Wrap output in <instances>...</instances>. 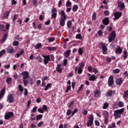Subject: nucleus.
I'll return each mask as SVG.
<instances>
[{"label": "nucleus", "mask_w": 128, "mask_h": 128, "mask_svg": "<svg viewBox=\"0 0 128 128\" xmlns=\"http://www.w3.org/2000/svg\"><path fill=\"white\" fill-rule=\"evenodd\" d=\"M22 78H23V84L24 86H28V78H30V74L28 72H23L21 74Z\"/></svg>", "instance_id": "1"}, {"label": "nucleus", "mask_w": 128, "mask_h": 128, "mask_svg": "<svg viewBox=\"0 0 128 128\" xmlns=\"http://www.w3.org/2000/svg\"><path fill=\"white\" fill-rule=\"evenodd\" d=\"M60 16V26H64V24H66V14H64V12L61 11L60 12H59Z\"/></svg>", "instance_id": "2"}, {"label": "nucleus", "mask_w": 128, "mask_h": 128, "mask_svg": "<svg viewBox=\"0 0 128 128\" xmlns=\"http://www.w3.org/2000/svg\"><path fill=\"white\" fill-rule=\"evenodd\" d=\"M124 112V108L114 111V116H115V118H120V114H122Z\"/></svg>", "instance_id": "3"}, {"label": "nucleus", "mask_w": 128, "mask_h": 128, "mask_svg": "<svg viewBox=\"0 0 128 128\" xmlns=\"http://www.w3.org/2000/svg\"><path fill=\"white\" fill-rule=\"evenodd\" d=\"M94 124V115H90L88 117V120L87 122L86 126L90 127Z\"/></svg>", "instance_id": "4"}, {"label": "nucleus", "mask_w": 128, "mask_h": 128, "mask_svg": "<svg viewBox=\"0 0 128 128\" xmlns=\"http://www.w3.org/2000/svg\"><path fill=\"white\" fill-rule=\"evenodd\" d=\"M42 57L44 58V64H48V62L50 60V55H42Z\"/></svg>", "instance_id": "5"}, {"label": "nucleus", "mask_w": 128, "mask_h": 128, "mask_svg": "<svg viewBox=\"0 0 128 128\" xmlns=\"http://www.w3.org/2000/svg\"><path fill=\"white\" fill-rule=\"evenodd\" d=\"M100 46H102L104 54H106L108 52V48L106 47L108 44L104 43H100Z\"/></svg>", "instance_id": "6"}, {"label": "nucleus", "mask_w": 128, "mask_h": 128, "mask_svg": "<svg viewBox=\"0 0 128 128\" xmlns=\"http://www.w3.org/2000/svg\"><path fill=\"white\" fill-rule=\"evenodd\" d=\"M115 38H116V32L114 31H112V34H110L108 38L109 42H112V40H114Z\"/></svg>", "instance_id": "7"}, {"label": "nucleus", "mask_w": 128, "mask_h": 128, "mask_svg": "<svg viewBox=\"0 0 128 128\" xmlns=\"http://www.w3.org/2000/svg\"><path fill=\"white\" fill-rule=\"evenodd\" d=\"M58 11L56 10V8H52V18H56V16L58 15L57 14Z\"/></svg>", "instance_id": "8"}, {"label": "nucleus", "mask_w": 128, "mask_h": 128, "mask_svg": "<svg viewBox=\"0 0 128 128\" xmlns=\"http://www.w3.org/2000/svg\"><path fill=\"white\" fill-rule=\"evenodd\" d=\"M7 102L10 104L14 102V96L12 94H8L7 96Z\"/></svg>", "instance_id": "9"}, {"label": "nucleus", "mask_w": 128, "mask_h": 128, "mask_svg": "<svg viewBox=\"0 0 128 128\" xmlns=\"http://www.w3.org/2000/svg\"><path fill=\"white\" fill-rule=\"evenodd\" d=\"M114 20H118V18L122 16V12H116L114 13Z\"/></svg>", "instance_id": "10"}, {"label": "nucleus", "mask_w": 128, "mask_h": 128, "mask_svg": "<svg viewBox=\"0 0 128 128\" xmlns=\"http://www.w3.org/2000/svg\"><path fill=\"white\" fill-rule=\"evenodd\" d=\"M114 84V76H111L108 80V85L109 86H112Z\"/></svg>", "instance_id": "11"}, {"label": "nucleus", "mask_w": 128, "mask_h": 128, "mask_svg": "<svg viewBox=\"0 0 128 128\" xmlns=\"http://www.w3.org/2000/svg\"><path fill=\"white\" fill-rule=\"evenodd\" d=\"M94 96H95V98H100V94H102L100 91L98 90H95L94 92Z\"/></svg>", "instance_id": "12"}, {"label": "nucleus", "mask_w": 128, "mask_h": 128, "mask_svg": "<svg viewBox=\"0 0 128 128\" xmlns=\"http://www.w3.org/2000/svg\"><path fill=\"white\" fill-rule=\"evenodd\" d=\"M12 116H14V112H8L5 115V119L8 120V118H12Z\"/></svg>", "instance_id": "13"}, {"label": "nucleus", "mask_w": 128, "mask_h": 128, "mask_svg": "<svg viewBox=\"0 0 128 128\" xmlns=\"http://www.w3.org/2000/svg\"><path fill=\"white\" fill-rule=\"evenodd\" d=\"M4 94H6V88H4L2 90H1L0 92V100H2V98H4Z\"/></svg>", "instance_id": "14"}, {"label": "nucleus", "mask_w": 128, "mask_h": 128, "mask_svg": "<svg viewBox=\"0 0 128 128\" xmlns=\"http://www.w3.org/2000/svg\"><path fill=\"white\" fill-rule=\"evenodd\" d=\"M114 94H116V92H114V90H108L106 93V96H114Z\"/></svg>", "instance_id": "15"}, {"label": "nucleus", "mask_w": 128, "mask_h": 128, "mask_svg": "<svg viewBox=\"0 0 128 128\" xmlns=\"http://www.w3.org/2000/svg\"><path fill=\"white\" fill-rule=\"evenodd\" d=\"M118 8H120V10H122L124 8V4L122 2H120L118 6Z\"/></svg>", "instance_id": "16"}, {"label": "nucleus", "mask_w": 128, "mask_h": 128, "mask_svg": "<svg viewBox=\"0 0 128 128\" xmlns=\"http://www.w3.org/2000/svg\"><path fill=\"white\" fill-rule=\"evenodd\" d=\"M123 82H124V80H122V78H118L116 80V84L118 86H120V84H122Z\"/></svg>", "instance_id": "17"}, {"label": "nucleus", "mask_w": 128, "mask_h": 128, "mask_svg": "<svg viewBox=\"0 0 128 128\" xmlns=\"http://www.w3.org/2000/svg\"><path fill=\"white\" fill-rule=\"evenodd\" d=\"M102 22L105 26H108V22H110L108 18H104L102 20Z\"/></svg>", "instance_id": "18"}, {"label": "nucleus", "mask_w": 128, "mask_h": 128, "mask_svg": "<svg viewBox=\"0 0 128 128\" xmlns=\"http://www.w3.org/2000/svg\"><path fill=\"white\" fill-rule=\"evenodd\" d=\"M7 52L9 54H12V52H14V48H12V47L9 46L7 48Z\"/></svg>", "instance_id": "19"}, {"label": "nucleus", "mask_w": 128, "mask_h": 128, "mask_svg": "<svg viewBox=\"0 0 128 128\" xmlns=\"http://www.w3.org/2000/svg\"><path fill=\"white\" fill-rule=\"evenodd\" d=\"M62 65L58 64L56 67V70L58 72H62Z\"/></svg>", "instance_id": "20"}, {"label": "nucleus", "mask_w": 128, "mask_h": 128, "mask_svg": "<svg viewBox=\"0 0 128 128\" xmlns=\"http://www.w3.org/2000/svg\"><path fill=\"white\" fill-rule=\"evenodd\" d=\"M78 70V74H80L82 72V68H80L78 67H76L75 72H76V71Z\"/></svg>", "instance_id": "21"}, {"label": "nucleus", "mask_w": 128, "mask_h": 128, "mask_svg": "<svg viewBox=\"0 0 128 128\" xmlns=\"http://www.w3.org/2000/svg\"><path fill=\"white\" fill-rule=\"evenodd\" d=\"M122 50L120 47H118L116 48V53L118 54H122Z\"/></svg>", "instance_id": "22"}, {"label": "nucleus", "mask_w": 128, "mask_h": 128, "mask_svg": "<svg viewBox=\"0 0 128 128\" xmlns=\"http://www.w3.org/2000/svg\"><path fill=\"white\" fill-rule=\"evenodd\" d=\"M97 78H98L96 76L92 75L89 78V80H90V82H94V80H96Z\"/></svg>", "instance_id": "23"}, {"label": "nucleus", "mask_w": 128, "mask_h": 128, "mask_svg": "<svg viewBox=\"0 0 128 128\" xmlns=\"http://www.w3.org/2000/svg\"><path fill=\"white\" fill-rule=\"evenodd\" d=\"M10 11L7 10L3 16L4 18H8V16H10Z\"/></svg>", "instance_id": "24"}, {"label": "nucleus", "mask_w": 128, "mask_h": 128, "mask_svg": "<svg viewBox=\"0 0 128 128\" xmlns=\"http://www.w3.org/2000/svg\"><path fill=\"white\" fill-rule=\"evenodd\" d=\"M72 50H67L64 54V56H66V58H68L70 56V54Z\"/></svg>", "instance_id": "25"}, {"label": "nucleus", "mask_w": 128, "mask_h": 128, "mask_svg": "<svg viewBox=\"0 0 128 128\" xmlns=\"http://www.w3.org/2000/svg\"><path fill=\"white\" fill-rule=\"evenodd\" d=\"M24 54V50H22L20 53H17L16 54L17 58H20V56H22Z\"/></svg>", "instance_id": "26"}, {"label": "nucleus", "mask_w": 128, "mask_h": 128, "mask_svg": "<svg viewBox=\"0 0 128 128\" xmlns=\"http://www.w3.org/2000/svg\"><path fill=\"white\" fill-rule=\"evenodd\" d=\"M6 38H8V34H4V36H3V38L1 40V42L2 44L4 42H6Z\"/></svg>", "instance_id": "27"}, {"label": "nucleus", "mask_w": 128, "mask_h": 128, "mask_svg": "<svg viewBox=\"0 0 128 128\" xmlns=\"http://www.w3.org/2000/svg\"><path fill=\"white\" fill-rule=\"evenodd\" d=\"M49 52H52V50H56V47H47Z\"/></svg>", "instance_id": "28"}, {"label": "nucleus", "mask_w": 128, "mask_h": 128, "mask_svg": "<svg viewBox=\"0 0 128 128\" xmlns=\"http://www.w3.org/2000/svg\"><path fill=\"white\" fill-rule=\"evenodd\" d=\"M102 116L104 118H108V112L104 111L102 113Z\"/></svg>", "instance_id": "29"}, {"label": "nucleus", "mask_w": 128, "mask_h": 128, "mask_svg": "<svg viewBox=\"0 0 128 128\" xmlns=\"http://www.w3.org/2000/svg\"><path fill=\"white\" fill-rule=\"evenodd\" d=\"M36 60L39 62H42V58L40 56H38L36 58Z\"/></svg>", "instance_id": "30"}, {"label": "nucleus", "mask_w": 128, "mask_h": 128, "mask_svg": "<svg viewBox=\"0 0 128 128\" xmlns=\"http://www.w3.org/2000/svg\"><path fill=\"white\" fill-rule=\"evenodd\" d=\"M72 21L68 20L67 22V26H68V28H72Z\"/></svg>", "instance_id": "31"}, {"label": "nucleus", "mask_w": 128, "mask_h": 128, "mask_svg": "<svg viewBox=\"0 0 128 128\" xmlns=\"http://www.w3.org/2000/svg\"><path fill=\"white\" fill-rule=\"evenodd\" d=\"M42 46V44L40 43H38L36 44L34 46L35 50H38V48H40Z\"/></svg>", "instance_id": "32"}, {"label": "nucleus", "mask_w": 128, "mask_h": 128, "mask_svg": "<svg viewBox=\"0 0 128 128\" xmlns=\"http://www.w3.org/2000/svg\"><path fill=\"white\" fill-rule=\"evenodd\" d=\"M6 82L8 84H10L12 82V78H6Z\"/></svg>", "instance_id": "33"}, {"label": "nucleus", "mask_w": 128, "mask_h": 128, "mask_svg": "<svg viewBox=\"0 0 128 128\" xmlns=\"http://www.w3.org/2000/svg\"><path fill=\"white\" fill-rule=\"evenodd\" d=\"M52 87V84H47V85L44 88V90H48V88H50Z\"/></svg>", "instance_id": "34"}, {"label": "nucleus", "mask_w": 128, "mask_h": 128, "mask_svg": "<svg viewBox=\"0 0 128 128\" xmlns=\"http://www.w3.org/2000/svg\"><path fill=\"white\" fill-rule=\"evenodd\" d=\"M6 54V50H2L0 52V58H2L4 54Z\"/></svg>", "instance_id": "35"}, {"label": "nucleus", "mask_w": 128, "mask_h": 128, "mask_svg": "<svg viewBox=\"0 0 128 128\" xmlns=\"http://www.w3.org/2000/svg\"><path fill=\"white\" fill-rule=\"evenodd\" d=\"M66 6L67 8H70L72 6V2H70V0H68L66 3Z\"/></svg>", "instance_id": "36"}, {"label": "nucleus", "mask_w": 128, "mask_h": 128, "mask_svg": "<svg viewBox=\"0 0 128 128\" xmlns=\"http://www.w3.org/2000/svg\"><path fill=\"white\" fill-rule=\"evenodd\" d=\"M42 115L39 114L36 116V120H42Z\"/></svg>", "instance_id": "37"}, {"label": "nucleus", "mask_w": 128, "mask_h": 128, "mask_svg": "<svg viewBox=\"0 0 128 128\" xmlns=\"http://www.w3.org/2000/svg\"><path fill=\"white\" fill-rule=\"evenodd\" d=\"M76 38L77 40H80L82 38V34H78L76 35Z\"/></svg>", "instance_id": "38"}, {"label": "nucleus", "mask_w": 128, "mask_h": 128, "mask_svg": "<svg viewBox=\"0 0 128 128\" xmlns=\"http://www.w3.org/2000/svg\"><path fill=\"white\" fill-rule=\"evenodd\" d=\"M79 66L78 68H82L84 67V62H81L79 64Z\"/></svg>", "instance_id": "39"}, {"label": "nucleus", "mask_w": 128, "mask_h": 128, "mask_svg": "<svg viewBox=\"0 0 128 128\" xmlns=\"http://www.w3.org/2000/svg\"><path fill=\"white\" fill-rule=\"evenodd\" d=\"M107 108H108V103H104L102 108L103 110H106Z\"/></svg>", "instance_id": "40"}, {"label": "nucleus", "mask_w": 128, "mask_h": 128, "mask_svg": "<svg viewBox=\"0 0 128 128\" xmlns=\"http://www.w3.org/2000/svg\"><path fill=\"white\" fill-rule=\"evenodd\" d=\"M78 6L74 5L72 8L73 12H76V10H78Z\"/></svg>", "instance_id": "41"}, {"label": "nucleus", "mask_w": 128, "mask_h": 128, "mask_svg": "<svg viewBox=\"0 0 128 128\" xmlns=\"http://www.w3.org/2000/svg\"><path fill=\"white\" fill-rule=\"evenodd\" d=\"M78 54L80 56L84 54V51L82 48H80L78 50Z\"/></svg>", "instance_id": "42"}, {"label": "nucleus", "mask_w": 128, "mask_h": 128, "mask_svg": "<svg viewBox=\"0 0 128 128\" xmlns=\"http://www.w3.org/2000/svg\"><path fill=\"white\" fill-rule=\"evenodd\" d=\"M12 44L14 46H18L20 44V43H18V42L15 40L13 42Z\"/></svg>", "instance_id": "43"}, {"label": "nucleus", "mask_w": 128, "mask_h": 128, "mask_svg": "<svg viewBox=\"0 0 128 128\" xmlns=\"http://www.w3.org/2000/svg\"><path fill=\"white\" fill-rule=\"evenodd\" d=\"M29 82L31 86H32V84H34V79L32 78H30Z\"/></svg>", "instance_id": "44"}, {"label": "nucleus", "mask_w": 128, "mask_h": 128, "mask_svg": "<svg viewBox=\"0 0 128 128\" xmlns=\"http://www.w3.org/2000/svg\"><path fill=\"white\" fill-rule=\"evenodd\" d=\"M0 30H2V32H6L4 26L3 24H0Z\"/></svg>", "instance_id": "45"}, {"label": "nucleus", "mask_w": 128, "mask_h": 128, "mask_svg": "<svg viewBox=\"0 0 128 128\" xmlns=\"http://www.w3.org/2000/svg\"><path fill=\"white\" fill-rule=\"evenodd\" d=\"M42 110L43 112H48V106L46 105L42 106Z\"/></svg>", "instance_id": "46"}, {"label": "nucleus", "mask_w": 128, "mask_h": 128, "mask_svg": "<svg viewBox=\"0 0 128 128\" xmlns=\"http://www.w3.org/2000/svg\"><path fill=\"white\" fill-rule=\"evenodd\" d=\"M78 112V108L74 109L72 113V116H74V114Z\"/></svg>", "instance_id": "47"}, {"label": "nucleus", "mask_w": 128, "mask_h": 128, "mask_svg": "<svg viewBox=\"0 0 128 128\" xmlns=\"http://www.w3.org/2000/svg\"><path fill=\"white\" fill-rule=\"evenodd\" d=\"M54 40H55V38L54 37L49 38H48V40L49 42H54Z\"/></svg>", "instance_id": "48"}, {"label": "nucleus", "mask_w": 128, "mask_h": 128, "mask_svg": "<svg viewBox=\"0 0 128 128\" xmlns=\"http://www.w3.org/2000/svg\"><path fill=\"white\" fill-rule=\"evenodd\" d=\"M32 4H33L34 6H35L38 4V0H32Z\"/></svg>", "instance_id": "49"}, {"label": "nucleus", "mask_w": 128, "mask_h": 128, "mask_svg": "<svg viewBox=\"0 0 128 128\" xmlns=\"http://www.w3.org/2000/svg\"><path fill=\"white\" fill-rule=\"evenodd\" d=\"M124 58L126 60V58H128V52H126V50H125L124 51Z\"/></svg>", "instance_id": "50"}, {"label": "nucleus", "mask_w": 128, "mask_h": 128, "mask_svg": "<svg viewBox=\"0 0 128 128\" xmlns=\"http://www.w3.org/2000/svg\"><path fill=\"white\" fill-rule=\"evenodd\" d=\"M43 124H44V122L41 121L38 124L37 126H38V128H40L42 126Z\"/></svg>", "instance_id": "51"}, {"label": "nucleus", "mask_w": 128, "mask_h": 128, "mask_svg": "<svg viewBox=\"0 0 128 128\" xmlns=\"http://www.w3.org/2000/svg\"><path fill=\"white\" fill-rule=\"evenodd\" d=\"M30 120H36V116H34V114H31Z\"/></svg>", "instance_id": "52"}, {"label": "nucleus", "mask_w": 128, "mask_h": 128, "mask_svg": "<svg viewBox=\"0 0 128 128\" xmlns=\"http://www.w3.org/2000/svg\"><path fill=\"white\" fill-rule=\"evenodd\" d=\"M118 106H120V108H122V106H124V102H118Z\"/></svg>", "instance_id": "53"}, {"label": "nucleus", "mask_w": 128, "mask_h": 128, "mask_svg": "<svg viewBox=\"0 0 128 128\" xmlns=\"http://www.w3.org/2000/svg\"><path fill=\"white\" fill-rule=\"evenodd\" d=\"M128 90H126L124 92V98H128Z\"/></svg>", "instance_id": "54"}, {"label": "nucleus", "mask_w": 128, "mask_h": 128, "mask_svg": "<svg viewBox=\"0 0 128 128\" xmlns=\"http://www.w3.org/2000/svg\"><path fill=\"white\" fill-rule=\"evenodd\" d=\"M96 12H94L92 14V19L94 20H96Z\"/></svg>", "instance_id": "55"}, {"label": "nucleus", "mask_w": 128, "mask_h": 128, "mask_svg": "<svg viewBox=\"0 0 128 128\" xmlns=\"http://www.w3.org/2000/svg\"><path fill=\"white\" fill-rule=\"evenodd\" d=\"M114 74H118L120 72V69H115L113 70Z\"/></svg>", "instance_id": "56"}, {"label": "nucleus", "mask_w": 128, "mask_h": 128, "mask_svg": "<svg viewBox=\"0 0 128 128\" xmlns=\"http://www.w3.org/2000/svg\"><path fill=\"white\" fill-rule=\"evenodd\" d=\"M71 114H72V110L68 109L66 112V115L70 116Z\"/></svg>", "instance_id": "57"}, {"label": "nucleus", "mask_w": 128, "mask_h": 128, "mask_svg": "<svg viewBox=\"0 0 128 128\" xmlns=\"http://www.w3.org/2000/svg\"><path fill=\"white\" fill-rule=\"evenodd\" d=\"M38 109V107L36 106H34L32 110V112H36V110Z\"/></svg>", "instance_id": "58"}, {"label": "nucleus", "mask_w": 128, "mask_h": 128, "mask_svg": "<svg viewBox=\"0 0 128 128\" xmlns=\"http://www.w3.org/2000/svg\"><path fill=\"white\" fill-rule=\"evenodd\" d=\"M72 88V86H69L67 87L66 92H68V90H70V89Z\"/></svg>", "instance_id": "59"}, {"label": "nucleus", "mask_w": 128, "mask_h": 128, "mask_svg": "<svg viewBox=\"0 0 128 128\" xmlns=\"http://www.w3.org/2000/svg\"><path fill=\"white\" fill-rule=\"evenodd\" d=\"M18 88L20 92H24V88H22V85L18 86Z\"/></svg>", "instance_id": "60"}, {"label": "nucleus", "mask_w": 128, "mask_h": 128, "mask_svg": "<svg viewBox=\"0 0 128 128\" xmlns=\"http://www.w3.org/2000/svg\"><path fill=\"white\" fill-rule=\"evenodd\" d=\"M4 68H6V70H8V68H10V64H8V65H5L4 66Z\"/></svg>", "instance_id": "61"}, {"label": "nucleus", "mask_w": 128, "mask_h": 128, "mask_svg": "<svg viewBox=\"0 0 128 128\" xmlns=\"http://www.w3.org/2000/svg\"><path fill=\"white\" fill-rule=\"evenodd\" d=\"M98 34L99 36H102V30H100L98 31Z\"/></svg>", "instance_id": "62"}, {"label": "nucleus", "mask_w": 128, "mask_h": 128, "mask_svg": "<svg viewBox=\"0 0 128 128\" xmlns=\"http://www.w3.org/2000/svg\"><path fill=\"white\" fill-rule=\"evenodd\" d=\"M124 76H125V78H128V71H126L124 74Z\"/></svg>", "instance_id": "63"}, {"label": "nucleus", "mask_w": 128, "mask_h": 128, "mask_svg": "<svg viewBox=\"0 0 128 128\" xmlns=\"http://www.w3.org/2000/svg\"><path fill=\"white\" fill-rule=\"evenodd\" d=\"M64 128H68V124L67 123L64 124Z\"/></svg>", "instance_id": "64"}]
</instances>
